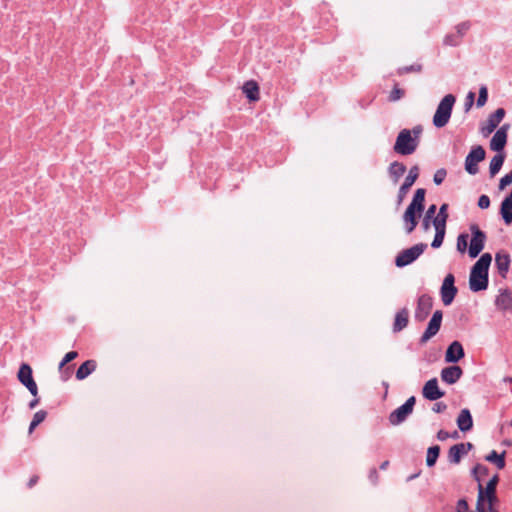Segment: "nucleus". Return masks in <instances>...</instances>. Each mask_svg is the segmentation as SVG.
Returning <instances> with one entry per match:
<instances>
[{
    "label": "nucleus",
    "mask_w": 512,
    "mask_h": 512,
    "mask_svg": "<svg viewBox=\"0 0 512 512\" xmlns=\"http://www.w3.org/2000/svg\"><path fill=\"white\" fill-rule=\"evenodd\" d=\"M492 261L490 253H484L473 265L470 277L469 286L474 292L485 290L488 286V270Z\"/></svg>",
    "instance_id": "obj_1"
},
{
    "label": "nucleus",
    "mask_w": 512,
    "mask_h": 512,
    "mask_svg": "<svg viewBox=\"0 0 512 512\" xmlns=\"http://www.w3.org/2000/svg\"><path fill=\"white\" fill-rule=\"evenodd\" d=\"M422 131L423 129L420 125L413 127L412 130L402 129L396 138L394 151L400 155L413 154L419 145Z\"/></svg>",
    "instance_id": "obj_2"
},
{
    "label": "nucleus",
    "mask_w": 512,
    "mask_h": 512,
    "mask_svg": "<svg viewBox=\"0 0 512 512\" xmlns=\"http://www.w3.org/2000/svg\"><path fill=\"white\" fill-rule=\"evenodd\" d=\"M455 101L456 98L452 94H447L440 101L433 116V124L435 127L442 128L449 122Z\"/></svg>",
    "instance_id": "obj_3"
},
{
    "label": "nucleus",
    "mask_w": 512,
    "mask_h": 512,
    "mask_svg": "<svg viewBox=\"0 0 512 512\" xmlns=\"http://www.w3.org/2000/svg\"><path fill=\"white\" fill-rule=\"evenodd\" d=\"M469 229L472 238L469 244L468 254L471 258H476L483 250L487 237L477 224H471Z\"/></svg>",
    "instance_id": "obj_4"
},
{
    "label": "nucleus",
    "mask_w": 512,
    "mask_h": 512,
    "mask_svg": "<svg viewBox=\"0 0 512 512\" xmlns=\"http://www.w3.org/2000/svg\"><path fill=\"white\" fill-rule=\"evenodd\" d=\"M427 248V244L419 243L401 251L395 259L397 267H404L415 261Z\"/></svg>",
    "instance_id": "obj_5"
},
{
    "label": "nucleus",
    "mask_w": 512,
    "mask_h": 512,
    "mask_svg": "<svg viewBox=\"0 0 512 512\" xmlns=\"http://www.w3.org/2000/svg\"><path fill=\"white\" fill-rule=\"evenodd\" d=\"M485 154L482 146L472 148L465 159V170L471 175L477 174L479 171L478 163L484 160Z\"/></svg>",
    "instance_id": "obj_6"
},
{
    "label": "nucleus",
    "mask_w": 512,
    "mask_h": 512,
    "mask_svg": "<svg viewBox=\"0 0 512 512\" xmlns=\"http://www.w3.org/2000/svg\"><path fill=\"white\" fill-rule=\"evenodd\" d=\"M416 399L414 396H411L406 400V402L394 410L390 416L389 421L392 425H398L402 423L408 415H410L413 411Z\"/></svg>",
    "instance_id": "obj_7"
},
{
    "label": "nucleus",
    "mask_w": 512,
    "mask_h": 512,
    "mask_svg": "<svg viewBox=\"0 0 512 512\" xmlns=\"http://www.w3.org/2000/svg\"><path fill=\"white\" fill-rule=\"evenodd\" d=\"M454 282H455V278H454V275L451 273L447 274L443 280V283H442V286L440 289V294H441L442 302L445 306L450 305L453 302V300L457 294L458 290H457L456 286L454 285Z\"/></svg>",
    "instance_id": "obj_8"
},
{
    "label": "nucleus",
    "mask_w": 512,
    "mask_h": 512,
    "mask_svg": "<svg viewBox=\"0 0 512 512\" xmlns=\"http://www.w3.org/2000/svg\"><path fill=\"white\" fill-rule=\"evenodd\" d=\"M18 379L29 390V392L33 396H35V397L37 396V394H38L37 384L33 379L32 369L28 364L23 363L20 366V369L18 371Z\"/></svg>",
    "instance_id": "obj_9"
},
{
    "label": "nucleus",
    "mask_w": 512,
    "mask_h": 512,
    "mask_svg": "<svg viewBox=\"0 0 512 512\" xmlns=\"http://www.w3.org/2000/svg\"><path fill=\"white\" fill-rule=\"evenodd\" d=\"M442 317H443V313L441 310H436L433 313L432 318L430 319L426 330L424 331V333L422 334V336L420 338L421 343H426L427 341H429L432 337H434L438 333V331L440 330V327H441Z\"/></svg>",
    "instance_id": "obj_10"
},
{
    "label": "nucleus",
    "mask_w": 512,
    "mask_h": 512,
    "mask_svg": "<svg viewBox=\"0 0 512 512\" xmlns=\"http://www.w3.org/2000/svg\"><path fill=\"white\" fill-rule=\"evenodd\" d=\"M433 307V299L427 294H423L419 297L417 307L415 310V319L418 321H424L430 314Z\"/></svg>",
    "instance_id": "obj_11"
},
{
    "label": "nucleus",
    "mask_w": 512,
    "mask_h": 512,
    "mask_svg": "<svg viewBox=\"0 0 512 512\" xmlns=\"http://www.w3.org/2000/svg\"><path fill=\"white\" fill-rule=\"evenodd\" d=\"M510 128L509 124L501 126L493 135L490 141V149L498 153H502L507 143V132Z\"/></svg>",
    "instance_id": "obj_12"
},
{
    "label": "nucleus",
    "mask_w": 512,
    "mask_h": 512,
    "mask_svg": "<svg viewBox=\"0 0 512 512\" xmlns=\"http://www.w3.org/2000/svg\"><path fill=\"white\" fill-rule=\"evenodd\" d=\"M505 114L506 112L503 108L496 109L495 112L488 117L485 124L481 127L482 134L484 136L491 134L503 120Z\"/></svg>",
    "instance_id": "obj_13"
},
{
    "label": "nucleus",
    "mask_w": 512,
    "mask_h": 512,
    "mask_svg": "<svg viewBox=\"0 0 512 512\" xmlns=\"http://www.w3.org/2000/svg\"><path fill=\"white\" fill-rule=\"evenodd\" d=\"M472 448L473 444L470 442L459 443L451 446L448 451L449 462L458 464L461 461L462 456L466 455Z\"/></svg>",
    "instance_id": "obj_14"
},
{
    "label": "nucleus",
    "mask_w": 512,
    "mask_h": 512,
    "mask_svg": "<svg viewBox=\"0 0 512 512\" xmlns=\"http://www.w3.org/2000/svg\"><path fill=\"white\" fill-rule=\"evenodd\" d=\"M424 398L435 401L444 396V392L438 387V381L436 378L428 380L422 390Z\"/></svg>",
    "instance_id": "obj_15"
},
{
    "label": "nucleus",
    "mask_w": 512,
    "mask_h": 512,
    "mask_svg": "<svg viewBox=\"0 0 512 512\" xmlns=\"http://www.w3.org/2000/svg\"><path fill=\"white\" fill-rule=\"evenodd\" d=\"M419 176V169L417 166H413L405 178L404 183L401 185L398 193V200L399 202H402L403 198L406 196L409 189L412 187V185L415 183Z\"/></svg>",
    "instance_id": "obj_16"
},
{
    "label": "nucleus",
    "mask_w": 512,
    "mask_h": 512,
    "mask_svg": "<svg viewBox=\"0 0 512 512\" xmlns=\"http://www.w3.org/2000/svg\"><path fill=\"white\" fill-rule=\"evenodd\" d=\"M464 357V349L458 341L452 342L446 350L445 361L448 363L458 362Z\"/></svg>",
    "instance_id": "obj_17"
},
{
    "label": "nucleus",
    "mask_w": 512,
    "mask_h": 512,
    "mask_svg": "<svg viewBox=\"0 0 512 512\" xmlns=\"http://www.w3.org/2000/svg\"><path fill=\"white\" fill-rule=\"evenodd\" d=\"M478 490V506H485L486 502L498 501L495 488L488 485L484 488L481 483H478Z\"/></svg>",
    "instance_id": "obj_18"
},
{
    "label": "nucleus",
    "mask_w": 512,
    "mask_h": 512,
    "mask_svg": "<svg viewBox=\"0 0 512 512\" xmlns=\"http://www.w3.org/2000/svg\"><path fill=\"white\" fill-rule=\"evenodd\" d=\"M418 209H415L408 205L403 215V221L405 223L406 232L410 234L418 224Z\"/></svg>",
    "instance_id": "obj_19"
},
{
    "label": "nucleus",
    "mask_w": 512,
    "mask_h": 512,
    "mask_svg": "<svg viewBox=\"0 0 512 512\" xmlns=\"http://www.w3.org/2000/svg\"><path fill=\"white\" fill-rule=\"evenodd\" d=\"M462 373L460 366H449L442 369L441 379L448 384H454L461 378Z\"/></svg>",
    "instance_id": "obj_20"
},
{
    "label": "nucleus",
    "mask_w": 512,
    "mask_h": 512,
    "mask_svg": "<svg viewBox=\"0 0 512 512\" xmlns=\"http://www.w3.org/2000/svg\"><path fill=\"white\" fill-rule=\"evenodd\" d=\"M242 91L250 102H257L260 99V88L256 81H246L242 86Z\"/></svg>",
    "instance_id": "obj_21"
},
{
    "label": "nucleus",
    "mask_w": 512,
    "mask_h": 512,
    "mask_svg": "<svg viewBox=\"0 0 512 512\" xmlns=\"http://www.w3.org/2000/svg\"><path fill=\"white\" fill-rule=\"evenodd\" d=\"M457 426L462 432H467L473 427V420L468 409H462L457 417Z\"/></svg>",
    "instance_id": "obj_22"
},
{
    "label": "nucleus",
    "mask_w": 512,
    "mask_h": 512,
    "mask_svg": "<svg viewBox=\"0 0 512 512\" xmlns=\"http://www.w3.org/2000/svg\"><path fill=\"white\" fill-rule=\"evenodd\" d=\"M408 321H409L408 309L403 308V309L399 310L395 315L393 331L400 332L408 325Z\"/></svg>",
    "instance_id": "obj_23"
},
{
    "label": "nucleus",
    "mask_w": 512,
    "mask_h": 512,
    "mask_svg": "<svg viewBox=\"0 0 512 512\" xmlns=\"http://www.w3.org/2000/svg\"><path fill=\"white\" fill-rule=\"evenodd\" d=\"M495 263H496V266H497V269H498L499 273L502 276H505V274L508 272L509 266H510V256H509V254L506 253V252H498V253H496V255H495Z\"/></svg>",
    "instance_id": "obj_24"
},
{
    "label": "nucleus",
    "mask_w": 512,
    "mask_h": 512,
    "mask_svg": "<svg viewBox=\"0 0 512 512\" xmlns=\"http://www.w3.org/2000/svg\"><path fill=\"white\" fill-rule=\"evenodd\" d=\"M500 213L506 224L512 223V190L511 193L502 201Z\"/></svg>",
    "instance_id": "obj_25"
},
{
    "label": "nucleus",
    "mask_w": 512,
    "mask_h": 512,
    "mask_svg": "<svg viewBox=\"0 0 512 512\" xmlns=\"http://www.w3.org/2000/svg\"><path fill=\"white\" fill-rule=\"evenodd\" d=\"M97 367L95 360H87L83 364L80 365L78 370L76 371V378L78 380H83L88 377L92 372L95 371Z\"/></svg>",
    "instance_id": "obj_26"
},
{
    "label": "nucleus",
    "mask_w": 512,
    "mask_h": 512,
    "mask_svg": "<svg viewBox=\"0 0 512 512\" xmlns=\"http://www.w3.org/2000/svg\"><path fill=\"white\" fill-rule=\"evenodd\" d=\"M495 305L499 310H510L512 308L511 294L507 291L500 293L495 300Z\"/></svg>",
    "instance_id": "obj_27"
},
{
    "label": "nucleus",
    "mask_w": 512,
    "mask_h": 512,
    "mask_svg": "<svg viewBox=\"0 0 512 512\" xmlns=\"http://www.w3.org/2000/svg\"><path fill=\"white\" fill-rule=\"evenodd\" d=\"M425 189L419 188L415 191V194L413 196V199L409 206L418 209V214L421 215V213L424 210V201H425Z\"/></svg>",
    "instance_id": "obj_28"
},
{
    "label": "nucleus",
    "mask_w": 512,
    "mask_h": 512,
    "mask_svg": "<svg viewBox=\"0 0 512 512\" xmlns=\"http://www.w3.org/2000/svg\"><path fill=\"white\" fill-rule=\"evenodd\" d=\"M505 454H506L505 451L502 454H498L497 451L492 450L485 457V460L495 464L498 469H503L505 467Z\"/></svg>",
    "instance_id": "obj_29"
},
{
    "label": "nucleus",
    "mask_w": 512,
    "mask_h": 512,
    "mask_svg": "<svg viewBox=\"0 0 512 512\" xmlns=\"http://www.w3.org/2000/svg\"><path fill=\"white\" fill-rule=\"evenodd\" d=\"M504 160H505V155L503 153H498L492 158V160L490 162V167H489L490 175L492 177L495 176L500 171V169L504 163Z\"/></svg>",
    "instance_id": "obj_30"
},
{
    "label": "nucleus",
    "mask_w": 512,
    "mask_h": 512,
    "mask_svg": "<svg viewBox=\"0 0 512 512\" xmlns=\"http://www.w3.org/2000/svg\"><path fill=\"white\" fill-rule=\"evenodd\" d=\"M406 172V166L400 162H393L390 164L389 173L393 177L394 181L397 182L400 177Z\"/></svg>",
    "instance_id": "obj_31"
},
{
    "label": "nucleus",
    "mask_w": 512,
    "mask_h": 512,
    "mask_svg": "<svg viewBox=\"0 0 512 512\" xmlns=\"http://www.w3.org/2000/svg\"><path fill=\"white\" fill-rule=\"evenodd\" d=\"M433 226L435 228L436 233H435V237L432 241L431 246L433 248H439L442 245L444 237H445L446 226H441V225H433Z\"/></svg>",
    "instance_id": "obj_32"
},
{
    "label": "nucleus",
    "mask_w": 512,
    "mask_h": 512,
    "mask_svg": "<svg viewBox=\"0 0 512 512\" xmlns=\"http://www.w3.org/2000/svg\"><path fill=\"white\" fill-rule=\"evenodd\" d=\"M447 209H448V204L444 203L441 205L437 216L433 218V221H432L433 225L446 226V222L448 219Z\"/></svg>",
    "instance_id": "obj_33"
},
{
    "label": "nucleus",
    "mask_w": 512,
    "mask_h": 512,
    "mask_svg": "<svg viewBox=\"0 0 512 512\" xmlns=\"http://www.w3.org/2000/svg\"><path fill=\"white\" fill-rule=\"evenodd\" d=\"M439 453H440V447L438 445L428 448L427 456H426V463L429 467L433 466L436 463V461L439 457Z\"/></svg>",
    "instance_id": "obj_34"
},
{
    "label": "nucleus",
    "mask_w": 512,
    "mask_h": 512,
    "mask_svg": "<svg viewBox=\"0 0 512 512\" xmlns=\"http://www.w3.org/2000/svg\"><path fill=\"white\" fill-rule=\"evenodd\" d=\"M47 416V413L46 411L44 410H40L38 412H36L33 416V419L30 423V426H29V433L31 434L33 432V430L40 424L42 423L45 418Z\"/></svg>",
    "instance_id": "obj_35"
},
{
    "label": "nucleus",
    "mask_w": 512,
    "mask_h": 512,
    "mask_svg": "<svg viewBox=\"0 0 512 512\" xmlns=\"http://www.w3.org/2000/svg\"><path fill=\"white\" fill-rule=\"evenodd\" d=\"M457 250L460 253H465L468 247V235L460 234L457 238Z\"/></svg>",
    "instance_id": "obj_36"
},
{
    "label": "nucleus",
    "mask_w": 512,
    "mask_h": 512,
    "mask_svg": "<svg viewBox=\"0 0 512 512\" xmlns=\"http://www.w3.org/2000/svg\"><path fill=\"white\" fill-rule=\"evenodd\" d=\"M421 70H422L421 64H413L410 66H404V67L399 68L398 74L404 75V74L411 73V72L419 73V72H421Z\"/></svg>",
    "instance_id": "obj_37"
},
{
    "label": "nucleus",
    "mask_w": 512,
    "mask_h": 512,
    "mask_svg": "<svg viewBox=\"0 0 512 512\" xmlns=\"http://www.w3.org/2000/svg\"><path fill=\"white\" fill-rule=\"evenodd\" d=\"M487 472H488L487 467H485L484 465H481V464H477L472 470V473H473L475 479L478 481V483H480V476L486 475Z\"/></svg>",
    "instance_id": "obj_38"
},
{
    "label": "nucleus",
    "mask_w": 512,
    "mask_h": 512,
    "mask_svg": "<svg viewBox=\"0 0 512 512\" xmlns=\"http://www.w3.org/2000/svg\"><path fill=\"white\" fill-rule=\"evenodd\" d=\"M487 99H488L487 88L485 86H482L479 89V96H478V99H477V106L478 107L484 106L486 104V102H487Z\"/></svg>",
    "instance_id": "obj_39"
},
{
    "label": "nucleus",
    "mask_w": 512,
    "mask_h": 512,
    "mask_svg": "<svg viewBox=\"0 0 512 512\" xmlns=\"http://www.w3.org/2000/svg\"><path fill=\"white\" fill-rule=\"evenodd\" d=\"M460 43V36L449 34L444 38V44L447 46H456Z\"/></svg>",
    "instance_id": "obj_40"
},
{
    "label": "nucleus",
    "mask_w": 512,
    "mask_h": 512,
    "mask_svg": "<svg viewBox=\"0 0 512 512\" xmlns=\"http://www.w3.org/2000/svg\"><path fill=\"white\" fill-rule=\"evenodd\" d=\"M404 90L399 88L398 86H395L393 90L390 93L389 100L390 101H397L401 99L404 96Z\"/></svg>",
    "instance_id": "obj_41"
},
{
    "label": "nucleus",
    "mask_w": 512,
    "mask_h": 512,
    "mask_svg": "<svg viewBox=\"0 0 512 512\" xmlns=\"http://www.w3.org/2000/svg\"><path fill=\"white\" fill-rule=\"evenodd\" d=\"M78 356V353L76 351H70L68 352L62 361L59 364V369L61 370L67 363L71 362Z\"/></svg>",
    "instance_id": "obj_42"
},
{
    "label": "nucleus",
    "mask_w": 512,
    "mask_h": 512,
    "mask_svg": "<svg viewBox=\"0 0 512 512\" xmlns=\"http://www.w3.org/2000/svg\"><path fill=\"white\" fill-rule=\"evenodd\" d=\"M446 175H447V172H446V170H445V169H439V170H437V171L435 172V174H434V177H433V181H434V183H435L436 185H440V184L444 181V179H445Z\"/></svg>",
    "instance_id": "obj_43"
},
{
    "label": "nucleus",
    "mask_w": 512,
    "mask_h": 512,
    "mask_svg": "<svg viewBox=\"0 0 512 512\" xmlns=\"http://www.w3.org/2000/svg\"><path fill=\"white\" fill-rule=\"evenodd\" d=\"M511 183H512V171L507 173L505 176H503L500 179L499 189L503 190L506 186L510 185Z\"/></svg>",
    "instance_id": "obj_44"
},
{
    "label": "nucleus",
    "mask_w": 512,
    "mask_h": 512,
    "mask_svg": "<svg viewBox=\"0 0 512 512\" xmlns=\"http://www.w3.org/2000/svg\"><path fill=\"white\" fill-rule=\"evenodd\" d=\"M469 28H470L469 23H467V22L460 23L456 27L457 31H456L455 35H459L460 39H461L462 36L469 30Z\"/></svg>",
    "instance_id": "obj_45"
},
{
    "label": "nucleus",
    "mask_w": 512,
    "mask_h": 512,
    "mask_svg": "<svg viewBox=\"0 0 512 512\" xmlns=\"http://www.w3.org/2000/svg\"><path fill=\"white\" fill-rule=\"evenodd\" d=\"M478 206L481 209H487L490 206V198L487 195H481L478 199Z\"/></svg>",
    "instance_id": "obj_46"
},
{
    "label": "nucleus",
    "mask_w": 512,
    "mask_h": 512,
    "mask_svg": "<svg viewBox=\"0 0 512 512\" xmlns=\"http://www.w3.org/2000/svg\"><path fill=\"white\" fill-rule=\"evenodd\" d=\"M469 506L466 500L460 499L457 502L456 512H468Z\"/></svg>",
    "instance_id": "obj_47"
},
{
    "label": "nucleus",
    "mask_w": 512,
    "mask_h": 512,
    "mask_svg": "<svg viewBox=\"0 0 512 512\" xmlns=\"http://www.w3.org/2000/svg\"><path fill=\"white\" fill-rule=\"evenodd\" d=\"M447 408V405L443 402H438V403H435L432 410L436 413H441L443 411H445Z\"/></svg>",
    "instance_id": "obj_48"
},
{
    "label": "nucleus",
    "mask_w": 512,
    "mask_h": 512,
    "mask_svg": "<svg viewBox=\"0 0 512 512\" xmlns=\"http://www.w3.org/2000/svg\"><path fill=\"white\" fill-rule=\"evenodd\" d=\"M498 501H491V502H486L485 503V506L487 505V507H485V512H497V509L495 508V503H497Z\"/></svg>",
    "instance_id": "obj_49"
},
{
    "label": "nucleus",
    "mask_w": 512,
    "mask_h": 512,
    "mask_svg": "<svg viewBox=\"0 0 512 512\" xmlns=\"http://www.w3.org/2000/svg\"><path fill=\"white\" fill-rule=\"evenodd\" d=\"M449 437H450V434H449L447 431L440 430V431H438V433H437V438H438L440 441H444V440L448 439Z\"/></svg>",
    "instance_id": "obj_50"
},
{
    "label": "nucleus",
    "mask_w": 512,
    "mask_h": 512,
    "mask_svg": "<svg viewBox=\"0 0 512 512\" xmlns=\"http://www.w3.org/2000/svg\"><path fill=\"white\" fill-rule=\"evenodd\" d=\"M435 212H436V205H431L428 208V210L426 211L425 217L431 219L434 217Z\"/></svg>",
    "instance_id": "obj_51"
},
{
    "label": "nucleus",
    "mask_w": 512,
    "mask_h": 512,
    "mask_svg": "<svg viewBox=\"0 0 512 512\" xmlns=\"http://www.w3.org/2000/svg\"><path fill=\"white\" fill-rule=\"evenodd\" d=\"M498 481H499V477L498 475H494L487 483L488 486H491L493 488L496 489L497 487V484H498Z\"/></svg>",
    "instance_id": "obj_52"
},
{
    "label": "nucleus",
    "mask_w": 512,
    "mask_h": 512,
    "mask_svg": "<svg viewBox=\"0 0 512 512\" xmlns=\"http://www.w3.org/2000/svg\"><path fill=\"white\" fill-rule=\"evenodd\" d=\"M474 97H475V94L473 92L468 93V96H467L468 102L466 103L467 109H469L472 106V104L474 102Z\"/></svg>",
    "instance_id": "obj_53"
},
{
    "label": "nucleus",
    "mask_w": 512,
    "mask_h": 512,
    "mask_svg": "<svg viewBox=\"0 0 512 512\" xmlns=\"http://www.w3.org/2000/svg\"><path fill=\"white\" fill-rule=\"evenodd\" d=\"M422 226H423V229L425 231L429 230V228H430V219L424 217L423 222H422Z\"/></svg>",
    "instance_id": "obj_54"
},
{
    "label": "nucleus",
    "mask_w": 512,
    "mask_h": 512,
    "mask_svg": "<svg viewBox=\"0 0 512 512\" xmlns=\"http://www.w3.org/2000/svg\"><path fill=\"white\" fill-rule=\"evenodd\" d=\"M38 479L39 477L38 476H33L30 480H29V487H33L37 482H38Z\"/></svg>",
    "instance_id": "obj_55"
},
{
    "label": "nucleus",
    "mask_w": 512,
    "mask_h": 512,
    "mask_svg": "<svg viewBox=\"0 0 512 512\" xmlns=\"http://www.w3.org/2000/svg\"><path fill=\"white\" fill-rule=\"evenodd\" d=\"M38 401V399H34L33 401L30 402L29 407L34 408L38 404Z\"/></svg>",
    "instance_id": "obj_56"
},
{
    "label": "nucleus",
    "mask_w": 512,
    "mask_h": 512,
    "mask_svg": "<svg viewBox=\"0 0 512 512\" xmlns=\"http://www.w3.org/2000/svg\"><path fill=\"white\" fill-rule=\"evenodd\" d=\"M388 465H389V461H384V462L380 465V468H381L382 470H384V469H386V468L388 467Z\"/></svg>",
    "instance_id": "obj_57"
},
{
    "label": "nucleus",
    "mask_w": 512,
    "mask_h": 512,
    "mask_svg": "<svg viewBox=\"0 0 512 512\" xmlns=\"http://www.w3.org/2000/svg\"><path fill=\"white\" fill-rule=\"evenodd\" d=\"M371 477L374 478L375 480H377L378 473H377V471L375 469L371 471Z\"/></svg>",
    "instance_id": "obj_58"
},
{
    "label": "nucleus",
    "mask_w": 512,
    "mask_h": 512,
    "mask_svg": "<svg viewBox=\"0 0 512 512\" xmlns=\"http://www.w3.org/2000/svg\"><path fill=\"white\" fill-rule=\"evenodd\" d=\"M453 438H457L458 437V432L455 431L452 435H451Z\"/></svg>",
    "instance_id": "obj_59"
},
{
    "label": "nucleus",
    "mask_w": 512,
    "mask_h": 512,
    "mask_svg": "<svg viewBox=\"0 0 512 512\" xmlns=\"http://www.w3.org/2000/svg\"><path fill=\"white\" fill-rule=\"evenodd\" d=\"M511 425H512V421H511Z\"/></svg>",
    "instance_id": "obj_60"
}]
</instances>
